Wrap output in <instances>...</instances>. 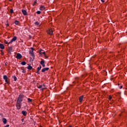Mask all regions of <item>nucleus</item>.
<instances>
[{"label":"nucleus","mask_w":127,"mask_h":127,"mask_svg":"<svg viewBox=\"0 0 127 127\" xmlns=\"http://www.w3.org/2000/svg\"><path fill=\"white\" fill-rule=\"evenodd\" d=\"M22 99L19 98V97H18L16 104V107L17 110H20V109L21 108V102H22Z\"/></svg>","instance_id":"f257e3e1"},{"label":"nucleus","mask_w":127,"mask_h":127,"mask_svg":"<svg viewBox=\"0 0 127 127\" xmlns=\"http://www.w3.org/2000/svg\"><path fill=\"white\" fill-rule=\"evenodd\" d=\"M31 50L29 51V54H30L31 55V56H32L33 60L34 59V54L33 53V51L34 50V49L33 48H31Z\"/></svg>","instance_id":"f03ea898"},{"label":"nucleus","mask_w":127,"mask_h":127,"mask_svg":"<svg viewBox=\"0 0 127 127\" xmlns=\"http://www.w3.org/2000/svg\"><path fill=\"white\" fill-rule=\"evenodd\" d=\"M48 34H49V35H52L53 34V30L52 29H49L47 31Z\"/></svg>","instance_id":"7ed1b4c3"},{"label":"nucleus","mask_w":127,"mask_h":127,"mask_svg":"<svg viewBox=\"0 0 127 127\" xmlns=\"http://www.w3.org/2000/svg\"><path fill=\"white\" fill-rule=\"evenodd\" d=\"M3 79H4V80H5V82H6L7 84H8V83H9V82L8 81V79L7 78V76H6V75H3Z\"/></svg>","instance_id":"20e7f679"},{"label":"nucleus","mask_w":127,"mask_h":127,"mask_svg":"<svg viewBox=\"0 0 127 127\" xmlns=\"http://www.w3.org/2000/svg\"><path fill=\"white\" fill-rule=\"evenodd\" d=\"M42 60V61H41L40 62V64L42 65V66H43V67H45V61H44V60H43V59H41Z\"/></svg>","instance_id":"39448f33"},{"label":"nucleus","mask_w":127,"mask_h":127,"mask_svg":"<svg viewBox=\"0 0 127 127\" xmlns=\"http://www.w3.org/2000/svg\"><path fill=\"white\" fill-rule=\"evenodd\" d=\"M16 58H17V59H21V58H22V56L20 53H18L17 54Z\"/></svg>","instance_id":"423d86ee"},{"label":"nucleus","mask_w":127,"mask_h":127,"mask_svg":"<svg viewBox=\"0 0 127 127\" xmlns=\"http://www.w3.org/2000/svg\"><path fill=\"white\" fill-rule=\"evenodd\" d=\"M8 51L9 54H11V51H12V46L8 47Z\"/></svg>","instance_id":"0eeeda50"},{"label":"nucleus","mask_w":127,"mask_h":127,"mask_svg":"<svg viewBox=\"0 0 127 127\" xmlns=\"http://www.w3.org/2000/svg\"><path fill=\"white\" fill-rule=\"evenodd\" d=\"M49 69V67H45V68H43L42 69V73H44V72H45V71H48Z\"/></svg>","instance_id":"6e6552de"},{"label":"nucleus","mask_w":127,"mask_h":127,"mask_svg":"<svg viewBox=\"0 0 127 127\" xmlns=\"http://www.w3.org/2000/svg\"><path fill=\"white\" fill-rule=\"evenodd\" d=\"M22 12L24 15H27V12H26V10L24 9L22 10Z\"/></svg>","instance_id":"1a4fd4ad"},{"label":"nucleus","mask_w":127,"mask_h":127,"mask_svg":"<svg viewBox=\"0 0 127 127\" xmlns=\"http://www.w3.org/2000/svg\"><path fill=\"white\" fill-rule=\"evenodd\" d=\"M2 122L4 124V125H5L6 123H7V120H6V119L5 118H3L2 119Z\"/></svg>","instance_id":"9d476101"},{"label":"nucleus","mask_w":127,"mask_h":127,"mask_svg":"<svg viewBox=\"0 0 127 127\" xmlns=\"http://www.w3.org/2000/svg\"><path fill=\"white\" fill-rule=\"evenodd\" d=\"M24 97V95H23V94L21 93L19 95L18 98L21 99V100H23Z\"/></svg>","instance_id":"9b49d317"},{"label":"nucleus","mask_w":127,"mask_h":127,"mask_svg":"<svg viewBox=\"0 0 127 127\" xmlns=\"http://www.w3.org/2000/svg\"><path fill=\"white\" fill-rule=\"evenodd\" d=\"M21 113L24 117H26V115H27V112H26V111H22Z\"/></svg>","instance_id":"f8f14e48"},{"label":"nucleus","mask_w":127,"mask_h":127,"mask_svg":"<svg viewBox=\"0 0 127 127\" xmlns=\"http://www.w3.org/2000/svg\"><path fill=\"white\" fill-rule=\"evenodd\" d=\"M83 99H84V96H81L79 97V100L80 103H82V101H83Z\"/></svg>","instance_id":"ddd939ff"},{"label":"nucleus","mask_w":127,"mask_h":127,"mask_svg":"<svg viewBox=\"0 0 127 127\" xmlns=\"http://www.w3.org/2000/svg\"><path fill=\"white\" fill-rule=\"evenodd\" d=\"M16 39H17V37L16 36H14L11 40L14 42V41H15L16 40Z\"/></svg>","instance_id":"4468645a"},{"label":"nucleus","mask_w":127,"mask_h":127,"mask_svg":"<svg viewBox=\"0 0 127 127\" xmlns=\"http://www.w3.org/2000/svg\"><path fill=\"white\" fill-rule=\"evenodd\" d=\"M21 70H22V73H25L26 72V71H25V70H24V66H22L21 67Z\"/></svg>","instance_id":"2eb2a0df"},{"label":"nucleus","mask_w":127,"mask_h":127,"mask_svg":"<svg viewBox=\"0 0 127 127\" xmlns=\"http://www.w3.org/2000/svg\"><path fill=\"white\" fill-rule=\"evenodd\" d=\"M0 49H4V46H3V44H0Z\"/></svg>","instance_id":"dca6fc26"},{"label":"nucleus","mask_w":127,"mask_h":127,"mask_svg":"<svg viewBox=\"0 0 127 127\" xmlns=\"http://www.w3.org/2000/svg\"><path fill=\"white\" fill-rule=\"evenodd\" d=\"M12 79H14V81H16L17 80V78H16V76L13 75L12 76Z\"/></svg>","instance_id":"f3484780"},{"label":"nucleus","mask_w":127,"mask_h":127,"mask_svg":"<svg viewBox=\"0 0 127 127\" xmlns=\"http://www.w3.org/2000/svg\"><path fill=\"white\" fill-rule=\"evenodd\" d=\"M28 66L27 67L28 70H31L32 69V66H30L29 64Z\"/></svg>","instance_id":"a211bd4d"},{"label":"nucleus","mask_w":127,"mask_h":127,"mask_svg":"<svg viewBox=\"0 0 127 127\" xmlns=\"http://www.w3.org/2000/svg\"><path fill=\"white\" fill-rule=\"evenodd\" d=\"M21 65H22L23 66H24V65H26V62H22L21 63Z\"/></svg>","instance_id":"6ab92c4d"},{"label":"nucleus","mask_w":127,"mask_h":127,"mask_svg":"<svg viewBox=\"0 0 127 127\" xmlns=\"http://www.w3.org/2000/svg\"><path fill=\"white\" fill-rule=\"evenodd\" d=\"M40 9H41V10H43L45 9V7H44V6H41L40 7Z\"/></svg>","instance_id":"aec40b11"},{"label":"nucleus","mask_w":127,"mask_h":127,"mask_svg":"<svg viewBox=\"0 0 127 127\" xmlns=\"http://www.w3.org/2000/svg\"><path fill=\"white\" fill-rule=\"evenodd\" d=\"M15 24H16V25H18V23H19V21L16 20L14 22Z\"/></svg>","instance_id":"412c9836"},{"label":"nucleus","mask_w":127,"mask_h":127,"mask_svg":"<svg viewBox=\"0 0 127 127\" xmlns=\"http://www.w3.org/2000/svg\"><path fill=\"white\" fill-rule=\"evenodd\" d=\"M72 83H73V84L75 83H78V77H76V78H75V81H73Z\"/></svg>","instance_id":"4be33fe9"},{"label":"nucleus","mask_w":127,"mask_h":127,"mask_svg":"<svg viewBox=\"0 0 127 127\" xmlns=\"http://www.w3.org/2000/svg\"><path fill=\"white\" fill-rule=\"evenodd\" d=\"M41 70V65H39V67H38L37 68V71H40Z\"/></svg>","instance_id":"5701e85b"},{"label":"nucleus","mask_w":127,"mask_h":127,"mask_svg":"<svg viewBox=\"0 0 127 127\" xmlns=\"http://www.w3.org/2000/svg\"><path fill=\"white\" fill-rule=\"evenodd\" d=\"M28 103L32 102V100L30 98H27Z\"/></svg>","instance_id":"b1692460"},{"label":"nucleus","mask_w":127,"mask_h":127,"mask_svg":"<svg viewBox=\"0 0 127 127\" xmlns=\"http://www.w3.org/2000/svg\"><path fill=\"white\" fill-rule=\"evenodd\" d=\"M34 24H35V25L38 26V25H39L40 23H39V22H38V21H36V22H35L34 23Z\"/></svg>","instance_id":"393cba45"},{"label":"nucleus","mask_w":127,"mask_h":127,"mask_svg":"<svg viewBox=\"0 0 127 127\" xmlns=\"http://www.w3.org/2000/svg\"><path fill=\"white\" fill-rule=\"evenodd\" d=\"M39 54H45V52H44V51H42V52H39Z\"/></svg>","instance_id":"a878e982"},{"label":"nucleus","mask_w":127,"mask_h":127,"mask_svg":"<svg viewBox=\"0 0 127 127\" xmlns=\"http://www.w3.org/2000/svg\"><path fill=\"white\" fill-rule=\"evenodd\" d=\"M42 87H43V85H40L39 86H38V89H41V88H42Z\"/></svg>","instance_id":"bb28decb"},{"label":"nucleus","mask_w":127,"mask_h":127,"mask_svg":"<svg viewBox=\"0 0 127 127\" xmlns=\"http://www.w3.org/2000/svg\"><path fill=\"white\" fill-rule=\"evenodd\" d=\"M10 13H13V9H10Z\"/></svg>","instance_id":"cd10ccee"},{"label":"nucleus","mask_w":127,"mask_h":127,"mask_svg":"<svg viewBox=\"0 0 127 127\" xmlns=\"http://www.w3.org/2000/svg\"><path fill=\"white\" fill-rule=\"evenodd\" d=\"M4 43L5 44H8V43L7 42V41H6L5 40L4 41Z\"/></svg>","instance_id":"c85d7f7f"},{"label":"nucleus","mask_w":127,"mask_h":127,"mask_svg":"<svg viewBox=\"0 0 127 127\" xmlns=\"http://www.w3.org/2000/svg\"><path fill=\"white\" fill-rule=\"evenodd\" d=\"M36 3H37V0H35V1H34V3L33 4V5H35V4Z\"/></svg>","instance_id":"c756f323"},{"label":"nucleus","mask_w":127,"mask_h":127,"mask_svg":"<svg viewBox=\"0 0 127 127\" xmlns=\"http://www.w3.org/2000/svg\"><path fill=\"white\" fill-rule=\"evenodd\" d=\"M12 42H13L11 40L10 41V42L8 43V46L9 44H11V43H12Z\"/></svg>","instance_id":"7c9ffc66"},{"label":"nucleus","mask_w":127,"mask_h":127,"mask_svg":"<svg viewBox=\"0 0 127 127\" xmlns=\"http://www.w3.org/2000/svg\"><path fill=\"white\" fill-rule=\"evenodd\" d=\"M36 13H37V14H40V13H41V11H37L36 12Z\"/></svg>","instance_id":"2f4dec72"},{"label":"nucleus","mask_w":127,"mask_h":127,"mask_svg":"<svg viewBox=\"0 0 127 127\" xmlns=\"http://www.w3.org/2000/svg\"><path fill=\"white\" fill-rule=\"evenodd\" d=\"M109 100L110 101H111V100H112V97H111V96H109Z\"/></svg>","instance_id":"473e14b6"},{"label":"nucleus","mask_w":127,"mask_h":127,"mask_svg":"<svg viewBox=\"0 0 127 127\" xmlns=\"http://www.w3.org/2000/svg\"><path fill=\"white\" fill-rule=\"evenodd\" d=\"M119 88L120 89H123V85H121Z\"/></svg>","instance_id":"72a5a7b5"},{"label":"nucleus","mask_w":127,"mask_h":127,"mask_svg":"<svg viewBox=\"0 0 127 127\" xmlns=\"http://www.w3.org/2000/svg\"><path fill=\"white\" fill-rule=\"evenodd\" d=\"M29 39H31V38H32L31 36H29Z\"/></svg>","instance_id":"f704fd0d"},{"label":"nucleus","mask_w":127,"mask_h":127,"mask_svg":"<svg viewBox=\"0 0 127 127\" xmlns=\"http://www.w3.org/2000/svg\"><path fill=\"white\" fill-rule=\"evenodd\" d=\"M45 57H46V58H48V57H47L45 54L44 55Z\"/></svg>","instance_id":"c9c22d12"},{"label":"nucleus","mask_w":127,"mask_h":127,"mask_svg":"<svg viewBox=\"0 0 127 127\" xmlns=\"http://www.w3.org/2000/svg\"><path fill=\"white\" fill-rule=\"evenodd\" d=\"M37 74H40V73H39V71L37 70V72H36Z\"/></svg>","instance_id":"e433bc0d"},{"label":"nucleus","mask_w":127,"mask_h":127,"mask_svg":"<svg viewBox=\"0 0 127 127\" xmlns=\"http://www.w3.org/2000/svg\"><path fill=\"white\" fill-rule=\"evenodd\" d=\"M102 2H105V0H101Z\"/></svg>","instance_id":"4c0bfd02"},{"label":"nucleus","mask_w":127,"mask_h":127,"mask_svg":"<svg viewBox=\"0 0 127 127\" xmlns=\"http://www.w3.org/2000/svg\"><path fill=\"white\" fill-rule=\"evenodd\" d=\"M44 87H42V89H41V90H42V91H43V90H44Z\"/></svg>","instance_id":"58836bf2"},{"label":"nucleus","mask_w":127,"mask_h":127,"mask_svg":"<svg viewBox=\"0 0 127 127\" xmlns=\"http://www.w3.org/2000/svg\"><path fill=\"white\" fill-rule=\"evenodd\" d=\"M42 51H43V50H39V52H42Z\"/></svg>","instance_id":"ea45409f"},{"label":"nucleus","mask_w":127,"mask_h":127,"mask_svg":"<svg viewBox=\"0 0 127 127\" xmlns=\"http://www.w3.org/2000/svg\"><path fill=\"white\" fill-rule=\"evenodd\" d=\"M26 107H27V105L26 104V105L24 106V108H25Z\"/></svg>","instance_id":"a19ab883"},{"label":"nucleus","mask_w":127,"mask_h":127,"mask_svg":"<svg viewBox=\"0 0 127 127\" xmlns=\"http://www.w3.org/2000/svg\"><path fill=\"white\" fill-rule=\"evenodd\" d=\"M24 120V119H22V122H23Z\"/></svg>","instance_id":"79ce46f5"},{"label":"nucleus","mask_w":127,"mask_h":127,"mask_svg":"<svg viewBox=\"0 0 127 127\" xmlns=\"http://www.w3.org/2000/svg\"><path fill=\"white\" fill-rule=\"evenodd\" d=\"M42 86H43V87H44V84L42 85Z\"/></svg>","instance_id":"37998d69"},{"label":"nucleus","mask_w":127,"mask_h":127,"mask_svg":"<svg viewBox=\"0 0 127 127\" xmlns=\"http://www.w3.org/2000/svg\"><path fill=\"white\" fill-rule=\"evenodd\" d=\"M9 0V1H11L12 0Z\"/></svg>","instance_id":"c03bdc74"}]
</instances>
